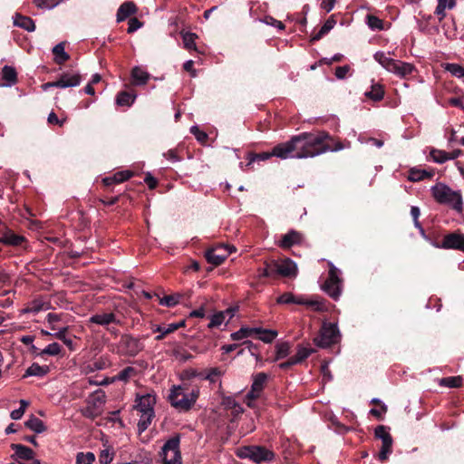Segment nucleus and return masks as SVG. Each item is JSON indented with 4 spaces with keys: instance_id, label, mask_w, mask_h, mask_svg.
Here are the masks:
<instances>
[{
    "instance_id": "obj_3",
    "label": "nucleus",
    "mask_w": 464,
    "mask_h": 464,
    "mask_svg": "<svg viewBox=\"0 0 464 464\" xmlns=\"http://www.w3.org/2000/svg\"><path fill=\"white\" fill-rule=\"evenodd\" d=\"M374 59L385 70L394 73L400 78H406L408 75H411L415 70L413 64L410 63H404L399 60H394L382 52H377L374 54Z\"/></svg>"
},
{
    "instance_id": "obj_6",
    "label": "nucleus",
    "mask_w": 464,
    "mask_h": 464,
    "mask_svg": "<svg viewBox=\"0 0 464 464\" xmlns=\"http://www.w3.org/2000/svg\"><path fill=\"white\" fill-rule=\"evenodd\" d=\"M238 456L240 458H247L256 463H260L262 461L272 460L275 457V454L265 447L248 446L240 449L238 451Z\"/></svg>"
},
{
    "instance_id": "obj_31",
    "label": "nucleus",
    "mask_w": 464,
    "mask_h": 464,
    "mask_svg": "<svg viewBox=\"0 0 464 464\" xmlns=\"http://www.w3.org/2000/svg\"><path fill=\"white\" fill-rule=\"evenodd\" d=\"M268 379V375L265 372H259L253 377L251 387L254 391L262 392Z\"/></svg>"
},
{
    "instance_id": "obj_24",
    "label": "nucleus",
    "mask_w": 464,
    "mask_h": 464,
    "mask_svg": "<svg viewBox=\"0 0 464 464\" xmlns=\"http://www.w3.org/2000/svg\"><path fill=\"white\" fill-rule=\"evenodd\" d=\"M54 61L57 64H63L70 59L69 54L65 52V43L62 42L53 48Z\"/></svg>"
},
{
    "instance_id": "obj_40",
    "label": "nucleus",
    "mask_w": 464,
    "mask_h": 464,
    "mask_svg": "<svg viewBox=\"0 0 464 464\" xmlns=\"http://www.w3.org/2000/svg\"><path fill=\"white\" fill-rule=\"evenodd\" d=\"M432 177V173L430 172H428L427 170H424V169H411L410 171V176H409V179L411 180V181H420V180H422L424 179H427V178H431Z\"/></svg>"
},
{
    "instance_id": "obj_15",
    "label": "nucleus",
    "mask_w": 464,
    "mask_h": 464,
    "mask_svg": "<svg viewBox=\"0 0 464 464\" xmlns=\"http://www.w3.org/2000/svg\"><path fill=\"white\" fill-rule=\"evenodd\" d=\"M81 75L79 73L63 72L59 79L55 81V87L68 88L75 87L81 83Z\"/></svg>"
},
{
    "instance_id": "obj_39",
    "label": "nucleus",
    "mask_w": 464,
    "mask_h": 464,
    "mask_svg": "<svg viewBox=\"0 0 464 464\" xmlns=\"http://www.w3.org/2000/svg\"><path fill=\"white\" fill-rule=\"evenodd\" d=\"M154 413H140V418L138 422V430L140 433L145 431L150 425Z\"/></svg>"
},
{
    "instance_id": "obj_34",
    "label": "nucleus",
    "mask_w": 464,
    "mask_h": 464,
    "mask_svg": "<svg viewBox=\"0 0 464 464\" xmlns=\"http://www.w3.org/2000/svg\"><path fill=\"white\" fill-rule=\"evenodd\" d=\"M131 76L136 84H145L149 80V73L140 67H134L131 71Z\"/></svg>"
},
{
    "instance_id": "obj_43",
    "label": "nucleus",
    "mask_w": 464,
    "mask_h": 464,
    "mask_svg": "<svg viewBox=\"0 0 464 464\" xmlns=\"http://www.w3.org/2000/svg\"><path fill=\"white\" fill-rule=\"evenodd\" d=\"M430 154L432 160L437 163L441 164L450 160V154L444 150L433 149L430 150Z\"/></svg>"
},
{
    "instance_id": "obj_18",
    "label": "nucleus",
    "mask_w": 464,
    "mask_h": 464,
    "mask_svg": "<svg viewBox=\"0 0 464 464\" xmlns=\"http://www.w3.org/2000/svg\"><path fill=\"white\" fill-rule=\"evenodd\" d=\"M106 401V394L102 390H97L87 398V404L91 405L92 408L96 409L101 413L102 411V407Z\"/></svg>"
},
{
    "instance_id": "obj_13",
    "label": "nucleus",
    "mask_w": 464,
    "mask_h": 464,
    "mask_svg": "<svg viewBox=\"0 0 464 464\" xmlns=\"http://www.w3.org/2000/svg\"><path fill=\"white\" fill-rule=\"evenodd\" d=\"M11 448L14 450L15 456L23 460V464H40V461L34 459V452L30 448L22 444H12Z\"/></svg>"
},
{
    "instance_id": "obj_19",
    "label": "nucleus",
    "mask_w": 464,
    "mask_h": 464,
    "mask_svg": "<svg viewBox=\"0 0 464 464\" xmlns=\"http://www.w3.org/2000/svg\"><path fill=\"white\" fill-rule=\"evenodd\" d=\"M303 236L295 230H291L282 237L279 243V246L282 248H290L294 245L300 244L302 242Z\"/></svg>"
},
{
    "instance_id": "obj_63",
    "label": "nucleus",
    "mask_w": 464,
    "mask_h": 464,
    "mask_svg": "<svg viewBox=\"0 0 464 464\" xmlns=\"http://www.w3.org/2000/svg\"><path fill=\"white\" fill-rule=\"evenodd\" d=\"M349 70L350 67L348 65L339 66L335 69V76L338 79H344Z\"/></svg>"
},
{
    "instance_id": "obj_22",
    "label": "nucleus",
    "mask_w": 464,
    "mask_h": 464,
    "mask_svg": "<svg viewBox=\"0 0 464 464\" xmlns=\"http://www.w3.org/2000/svg\"><path fill=\"white\" fill-rule=\"evenodd\" d=\"M14 24L27 32H34L35 30L34 20L29 16H24L20 14H15L14 16Z\"/></svg>"
},
{
    "instance_id": "obj_56",
    "label": "nucleus",
    "mask_w": 464,
    "mask_h": 464,
    "mask_svg": "<svg viewBox=\"0 0 464 464\" xmlns=\"http://www.w3.org/2000/svg\"><path fill=\"white\" fill-rule=\"evenodd\" d=\"M142 23L136 17H131L129 20V27L127 29L128 34H132L142 26Z\"/></svg>"
},
{
    "instance_id": "obj_10",
    "label": "nucleus",
    "mask_w": 464,
    "mask_h": 464,
    "mask_svg": "<svg viewBox=\"0 0 464 464\" xmlns=\"http://www.w3.org/2000/svg\"><path fill=\"white\" fill-rule=\"evenodd\" d=\"M236 248L230 245H218L206 252V258L208 263L214 266L221 265L230 253L235 251Z\"/></svg>"
},
{
    "instance_id": "obj_4",
    "label": "nucleus",
    "mask_w": 464,
    "mask_h": 464,
    "mask_svg": "<svg viewBox=\"0 0 464 464\" xmlns=\"http://www.w3.org/2000/svg\"><path fill=\"white\" fill-rule=\"evenodd\" d=\"M198 390L186 392L182 386H173L169 395V401L179 411H188L198 397Z\"/></svg>"
},
{
    "instance_id": "obj_8",
    "label": "nucleus",
    "mask_w": 464,
    "mask_h": 464,
    "mask_svg": "<svg viewBox=\"0 0 464 464\" xmlns=\"http://www.w3.org/2000/svg\"><path fill=\"white\" fill-rule=\"evenodd\" d=\"M179 437H173L164 444L161 452L164 464H181V456L179 450Z\"/></svg>"
},
{
    "instance_id": "obj_61",
    "label": "nucleus",
    "mask_w": 464,
    "mask_h": 464,
    "mask_svg": "<svg viewBox=\"0 0 464 464\" xmlns=\"http://www.w3.org/2000/svg\"><path fill=\"white\" fill-rule=\"evenodd\" d=\"M221 403L226 410H233L239 404L232 397H224Z\"/></svg>"
},
{
    "instance_id": "obj_57",
    "label": "nucleus",
    "mask_w": 464,
    "mask_h": 464,
    "mask_svg": "<svg viewBox=\"0 0 464 464\" xmlns=\"http://www.w3.org/2000/svg\"><path fill=\"white\" fill-rule=\"evenodd\" d=\"M82 413L84 417L93 420L97 416L101 414L99 411L92 408L91 405L87 404V406L82 411Z\"/></svg>"
},
{
    "instance_id": "obj_42",
    "label": "nucleus",
    "mask_w": 464,
    "mask_h": 464,
    "mask_svg": "<svg viewBox=\"0 0 464 464\" xmlns=\"http://www.w3.org/2000/svg\"><path fill=\"white\" fill-rule=\"evenodd\" d=\"M375 437L380 439L382 442H390L393 441L391 434L387 430L385 426H378L374 430Z\"/></svg>"
},
{
    "instance_id": "obj_49",
    "label": "nucleus",
    "mask_w": 464,
    "mask_h": 464,
    "mask_svg": "<svg viewBox=\"0 0 464 464\" xmlns=\"http://www.w3.org/2000/svg\"><path fill=\"white\" fill-rule=\"evenodd\" d=\"M61 353V346L58 343H52L47 345L39 355L48 354L52 356L58 355Z\"/></svg>"
},
{
    "instance_id": "obj_44",
    "label": "nucleus",
    "mask_w": 464,
    "mask_h": 464,
    "mask_svg": "<svg viewBox=\"0 0 464 464\" xmlns=\"http://www.w3.org/2000/svg\"><path fill=\"white\" fill-rule=\"evenodd\" d=\"M314 352V351L312 348L298 346L296 354L294 355L293 357L297 363H300L304 360H305L310 354H312Z\"/></svg>"
},
{
    "instance_id": "obj_1",
    "label": "nucleus",
    "mask_w": 464,
    "mask_h": 464,
    "mask_svg": "<svg viewBox=\"0 0 464 464\" xmlns=\"http://www.w3.org/2000/svg\"><path fill=\"white\" fill-rule=\"evenodd\" d=\"M293 144L287 148L299 150V157L313 158L327 151H339L344 149V145L337 140L334 141L331 136L324 131L312 133L303 132L294 136Z\"/></svg>"
},
{
    "instance_id": "obj_9",
    "label": "nucleus",
    "mask_w": 464,
    "mask_h": 464,
    "mask_svg": "<svg viewBox=\"0 0 464 464\" xmlns=\"http://www.w3.org/2000/svg\"><path fill=\"white\" fill-rule=\"evenodd\" d=\"M330 269L328 277L323 285V290L334 300L338 299L341 295V279L338 276L337 268L332 264H329Z\"/></svg>"
},
{
    "instance_id": "obj_45",
    "label": "nucleus",
    "mask_w": 464,
    "mask_h": 464,
    "mask_svg": "<svg viewBox=\"0 0 464 464\" xmlns=\"http://www.w3.org/2000/svg\"><path fill=\"white\" fill-rule=\"evenodd\" d=\"M95 456L92 452H79L76 456V464H93Z\"/></svg>"
},
{
    "instance_id": "obj_11",
    "label": "nucleus",
    "mask_w": 464,
    "mask_h": 464,
    "mask_svg": "<svg viewBox=\"0 0 464 464\" xmlns=\"http://www.w3.org/2000/svg\"><path fill=\"white\" fill-rule=\"evenodd\" d=\"M120 348L126 355L135 356L144 349V345L139 338L123 334L120 340Z\"/></svg>"
},
{
    "instance_id": "obj_25",
    "label": "nucleus",
    "mask_w": 464,
    "mask_h": 464,
    "mask_svg": "<svg viewBox=\"0 0 464 464\" xmlns=\"http://www.w3.org/2000/svg\"><path fill=\"white\" fill-rule=\"evenodd\" d=\"M455 5L456 0H438L435 14L438 15L439 20L441 21L446 17V9H453Z\"/></svg>"
},
{
    "instance_id": "obj_35",
    "label": "nucleus",
    "mask_w": 464,
    "mask_h": 464,
    "mask_svg": "<svg viewBox=\"0 0 464 464\" xmlns=\"http://www.w3.org/2000/svg\"><path fill=\"white\" fill-rule=\"evenodd\" d=\"M366 24L369 26L370 29L375 31H382L384 30V23L382 19L379 17L373 15V14H368L366 16Z\"/></svg>"
},
{
    "instance_id": "obj_51",
    "label": "nucleus",
    "mask_w": 464,
    "mask_h": 464,
    "mask_svg": "<svg viewBox=\"0 0 464 464\" xmlns=\"http://www.w3.org/2000/svg\"><path fill=\"white\" fill-rule=\"evenodd\" d=\"M63 0H34V4L39 8L52 9Z\"/></svg>"
},
{
    "instance_id": "obj_2",
    "label": "nucleus",
    "mask_w": 464,
    "mask_h": 464,
    "mask_svg": "<svg viewBox=\"0 0 464 464\" xmlns=\"http://www.w3.org/2000/svg\"><path fill=\"white\" fill-rule=\"evenodd\" d=\"M431 193L438 203L450 206L458 212L462 211L463 201L459 191L452 190L443 183H438L431 187Z\"/></svg>"
},
{
    "instance_id": "obj_23",
    "label": "nucleus",
    "mask_w": 464,
    "mask_h": 464,
    "mask_svg": "<svg viewBox=\"0 0 464 464\" xmlns=\"http://www.w3.org/2000/svg\"><path fill=\"white\" fill-rule=\"evenodd\" d=\"M4 244L7 246H20L25 238L23 236L14 234L12 230L5 228L3 232Z\"/></svg>"
},
{
    "instance_id": "obj_58",
    "label": "nucleus",
    "mask_w": 464,
    "mask_h": 464,
    "mask_svg": "<svg viewBox=\"0 0 464 464\" xmlns=\"http://www.w3.org/2000/svg\"><path fill=\"white\" fill-rule=\"evenodd\" d=\"M132 176V173L129 170L119 171L113 175V179L116 183H121L127 179H129Z\"/></svg>"
},
{
    "instance_id": "obj_21",
    "label": "nucleus",
    "mask_w": 464,
    "mask_h": 464,
    "mask_svg": "<svg viewBox=\"0 0 464 464\" xmlns=\"http://www.w3.org/2000/svg\"><path fill=\"white\" fill-rule=\"evenodd\" d=\"M50 304L43 298H36L31 301L25 308L23 309V313H34L37 314L43 310H48Z\"/></svg>"
},
{
    "instance_id": "obj_30",
    "label": "nucleus",
    "mask_w": 464,
    "mask_h": 464,
    "mask_svg": "<svg viewBox=\"0 0 464 464\" xmlns=\"http://www.w3.org/2000/svg\"><path fill=\"white\" fill-rule=\"evenodd\" d=\"M135 98V94L123 91L118 93L116 103L119 106H130L133 103Z\"/></svg>"
},
{
    "instance_id": "obj_59",
    "label": "nucleus",
    "mask_w": 464,
    "mask_h": 464,
    "mask_svg": "<svg viewBox=\"0 0 464 464\" xmlns=\"http://www.w3.org/2000/svg\"><path fill=\"white\" fill-rule=\"evenodd\" d=\"M190 131H191V133H193L195 135L196 139L200 142H204L208 139V134L205 131L200 130L198 129V127H197V126H192L190 128Z\"/></svg>"
},
{
    "instance_id": "obj_27",
    "label": "nucleus",
    "mask_w": 464,
    "mask_h": 464,
    "mask_svg": "<svg viewBox=\"0 0 464 464\" xmlns=\"http://www.w3.org/2000/svg\"><path fill=\"white\" fill-rule=\"evenodd\" d=\"M24 425L30 429L31 430L36 432V433H42L45 431L46 427L43 420H41L39 418L35 416H31L24 423Z\"/></svg>"
},
{
    "instance_id": "obj_36",
    "label": "nucleus",
    "mask_w": 464,
    "mask_h": 464,
    "mask_svg": "<svg viewBox=\"0 0 464 464\" xmlns=\"http://www.w3.org/2000/svg\"><path fill=\"white\" fill-rule=\"evenodd\" d=\"M290 343L287 342L279 343L276 345V358L275 361L285 358L290 353Z\"/></svg>"
},
{
    "instance_id": "obj_29",
    "label": "nucleus",
    "mask_w": 464,
    "mask_h": 464,
    "mask_svg": "<svg viewBox=\"0 0 464 464\" xmlns=\"http://www.w3.org/2000/svg\"><path fill=\"white\" fill-rule=\"evenodd\" d=\"M256 329L255 334H258L259 339L266 343H272L278 334L275 330L263 329L260 327H256Z\"/></svg>"
},
{
    "instance_id": "obj_54",
    "label": "nucleus",
    "mask_w": 464,
    "mask_h": 464,
    "mask_svg": "<svg viewBox=\"0 0 464 464\" xmlns=\"http://www.w3.org/2000/svg\"><path fill=\"white\" fill-rule=\"evenodd\" d=\"M307 306L316 312H323L326 310L325 304L322 299L309 300Z\"/></svg>"
},
{
    "instance_id": "obj_37",
    "label": "nucleus",
    "mask_w": 464,
    "mask_h": 464,
    "mask_svg": "<svg viewBox=\"0 0 464 464\" xmlns=\"http://www.w3.org/2000/svg\"><path fill=\"white\" fill-rule=\"evenodd\" d=\"M256 331V327H241L238 331L232 333L230 337L233 341H239L251 336Z\"/></svg>"
},
{
    "instance_id": "obj_53",
    "label": "nucleus",
    "mask_w": 464,
    "mask_h": 464,
    "mask_svg": "<svg viewBox=\"0 0 464 464\" xmlns=\"http://www.w3.org/2000/svg\"><path fill=\"white\" fill-rule=\"evenodd\" d=\"M265 267L263 269H259L260 276L270 277L276 275V269L273 266V261L265 262Z\"/></svg>"
},
{
    "instance_id": "obj_47",
    "label": "nucleus",
    "mask_w": 464,
    "mask_h": 464,
    "mask_svg": "<svg viewBox=\"0 0 464 464\" xmlns=\"http://www.w3.org/2000/svg\"><path fill=\"white\" fill-rule=\"evenodd\" d=\"M197 34L193 33H182V38L184 46L187 49H196L195 40L197 38Z\"/></svg>"
},
{
    "instance_id": "obj_52",
    "label": "nucleus",
    "mask_w": 464,
    "mask_h": 464,
    "mask_svg": "<svg viewBox=\"0 0 464 464\" xmlns=\"http://www.w3.org/2000/svg\"><path fill=\"white\" fill-rule=\"evenodd\" d=\"M446 69L454 76L464 77V67L457 63H448Z\"/></svg>"
},
{
    "instance_id": "obj_64",
    "label": "nucleus",
    "mask_w": 464,
    "mask_h": 464,
    "mask_svg": "<svg viewBox=\"0 0 464 464\" xmlns=\"http://www.w3.org/2000/svg\"><path fill=\"white\" fill-rule=\"evenodd\" d=\"M336 21L334 20V15H332L325 21V23L321 28L323 29L324 32L327 34L330 30H332L334 27Z\"/></svg>"
},
{
    "instance_id": "obj_60",
    "label": "nucleus",
    "mask_w": 464,
    "mask_h": 464,
    "mask_svg": "<svg viewBox=\"0 0 464 464\" xmlns=\"http://www.w3.org/2000/svg\"><path fill=\"white\" fill-rule=\"evenodd\" d=\"M295 296L292 293H285L277 298L278 304H294Z\"/></svg>"
},
{
    "instance_id": "obj_20",
    "label": "nucleus",
    "mask_w": 464,
    "mask_h": 464,
    "mask_svg": "<svg viewBox=\"0 0 464 464\" xmlns=\"http://www.w3.org/2000/svg\"><path fill=\"white\" fill-rule=\"evenodd\" d=\"M138 11L136 5L133 2H124L122 5H120L116 19L118 23H121L127 19L131 14H136Z\"/></svg>"
},
{
    "instance_id": "obj_16",
    "label": "nucleus",
    "mask_w": 464,
    "mask_h": 464,
    "mask_svg": "<svg viewBox=\"0 0 464 464\" xmlns=\"http://www.w3.org/2000/svg\"><path fill=\"white\" fill-rule=\"evenodd\" d=\"M89 323L102 326H108L111 324H121V321L114 313L95 314L89 318Z\"/></svg>"
},
{
    "instance_id": "obj_12",
    "label": "nucleus",
    "mask_w": 464,
    "mask_h": 464,
    "mask_svg": "<svg viewBox=\"0 0 464 464\" xmlns=\"http://www.w3.org/2000/svg\"><path fill=\"white\" fill-rule=\"evenodd\" d=\"M273 266L276 269V275L284 277H295L297 275V265L290 258L282 261L273 260Z\"/></svg>"
},
{
    "instance_id": "obj_48",
    "label": "nucleus",
    "mask_w": 464,
    "mask_h": 464,
    "mask_svg": "<svg viewBox=\"0 0 464 464\" xmlns=\"http://www.w3.org/2000/svg\"><path fill=\"white\" fill-rule=\"evenodd\" d=\"M177 330V326L176 325H172V324H169L166 326H158L156 329H155V332H159L160 333L159 335L156 336V340L157 341H160L164 338L165 335L169 334H171L173 333L174 331Z\"/></svg>"
},
{
    "instance_id": "obj_28",
    "label": "nucleus",
    "mask_w": 464,
    "mask_h": 464,
    "mask_svg": "<svg viewBox=\"0 0 464 464\" xmlns=\"http://www.w3.org/2000/svg\"><path fill=\"white\" fill-rule=\"evenodd\" d=\"M49 372L48 366H41L38 363H33L28 367L24 374V378L28 376H44Z\"/></svg>"
},
{
    "instance_id": "obj_32",
    "label": "nucleus",
    "mask_w": 464,
    "mask_h": 464,
    "mask_svg": "<svg viewBox=\"0 0 464 464\" xmlns=\"http://www.w3.org/2000/svg\"><path fill=\"white\" fill-rule=\"evenodd\" d=\"M226 314H229L230 317H232L234 314L233 310H231V309H228L226 312H219L218 314H213L210 318V322L208 324V328L218 327L219 325H221V324L225 320Z\"/></svg>"
},
{
    "instance_id": "obj_14",
    "label": "nucleus",
    "mask_w": 464,
    "mask_h": 464,
    "mask_svg": "<svg viewBox=\"0 0 464 464\" xmlns=\"http://www.w3.org/2000/svg\"><path fill=\"white\" fill-rule=\"evenodd\" d=\"M440 247L445 249H459L464 252V235L459 233L446 235Z\"/></svg>"
},
{
    "instance_id": "obj_38",
    "label": "nucleus",
    "mask_w": 464,
    "mask_h": 464,
    "mask_svg": "<svg viewBox=\"0 0 464 464\" xmlns=\"http://www.w3.org/2000/svg\"><path fill=\"white\" fill-rule=\"evenodd\" d=\"M384 91L382 85L373 84L372 86V90L365 92V96L373 100V101H381L383 98Z\"/></svg>"
},
{
    "instance_id": "obj_26",
    "label": "nucleus",
    "mask_w": 464,
    "mask_h": 464,
    "mask_svg": "<svg viewBox=\"0 0 464 464\" xmlns=\"http://www.w3.org/2000/svg\"><path fill=\"white\" fill-rule=\"evenodd\" d=\"M2 78L7 83L5 86H11L16 83L17 82V73L14 67L5 65L2 69Z\"/></svg>"
},
{
    "instance_id": "obj_55",
    "label": "nucleus",
    "mask_w": 464,
    "mask_h": 464,
    "mask_svg": "<svg viewBox=\"0 0 464 464\" xmlns=\"http://www.w3.org/2000/svg\"><path fill=\"white\" fill-rule=\"evenodd\" d=\"M135 372L136 371L133 367H126L119 372L117 379L126 382L135 373Z\"/></svg>"
},
{
    "instance_id": "obj_33",
    "label": "nucleus",
    "mask_w": 464,
    "mask_h": 464,
    "mask_svg": "<svg viewBox=\"0 0 464 464\" xmlns=\"http://www.w3.org/2000/svg\"><path fill=\"white\" fill-rule=\"evenodd\" d=\"M440 386H445L449 388H459L462 384V378L460 376H450L441 378L439 381Z\"/></svg>"
},
{
    "instance_id": "obj_62",
    "label": "nucleus",
    "mask_w": 464,
    "mask_h": 464,
    "mask_svg": "<svg viewBox=\"0 0 464 464\" xmlns=\"http://www.w3.org/2000/svg\"><path fill=\"white\" fill-rule=\"evenodd\" d=\"M99 459L102 464H109L112 460V454L108 450H104L101 452Z\"/></svg>"
},
{
    "instance_id": "obj_46",
    "label": "nucleus",
    "mask_w": 464,
    "mask_h": 464,
    "mask_svg": "<svg viewBox=\"0 0 464 464\" xmlns=\"http://www.w3.org/2000/svg\"><path fill=\"white\" fill-rule=\"evenodd\" d=\"M179 295H166L162 298L159 297V301L161 305L172 307L179 303Z\"/></svg>"
},
{
    "instance_id": "obj_7",
    "label": "nucleus",
    "mask_w": 464,
    "mask_h": 464,
    "mask_svg": "<svg viewBox=\"0 0 464 464\" xmlns=\"http://www.w3.org/2000/svg\"><path fill=\"white\" fill-rule=\"evenodd\" d=\"M339 338V330L336 324H324L320 334L314 338V343L322 348H326L335 343Z\"/></svg>"
},
{
    "instance_id": "obj_17",
    "label": "nucleus",
    "mask_w": 464,
    "mask_h": 464,
    "mask_svg": "<svg viewBox=\"0 0 464 464\" xmlns=\"http://www.w3.org/2000/svg\"><path fill=\"white\" fill-rule=\"evenodd\" d=\"M156 403L155 396L151 394H146L140 397L137 400V404L135 408L140 413H154L153 406Z\"/></svg>"
},
{
    "instance_id": "obj_5",
    "label": "nucleus",
    "mask_w": 464,
    "mask_h": 464,
    "mask_svg": "<svg viewBox=\"0 0 464 464\" xmlns=\"http://www.w3.org/2000/svg\"><path fill=\"white\" fill-rule=\"evenodd\" d=\"M293 140H294V137H292L290 140L284 142V143H280V144L276 145V147H274L272 152H263V153L256 155V158L260 160H268L272 156H276L282 160H285V159H289V158L303 159V157L297 156L300 154L299 150L295 149V150H290V149L287 148L289 145L293 144L292 143Z\"/></svg>"
},
{
    "instance_id": "obj_50",
    "label": "nucleus",
    "mask_w": 464,
    "mask_h": 464,
    "mask_svg": "<svg viewBox=\"0 0 464 464\" xmlns=\"http://www.w3.org/2000/svg\"><path fill=\"white\" fill-rule=\"evenodd\" d=\"M392 442L393 441L383 443L382 442V448L379 452V459L381 461H385L388 459L389 455L392 453Z\"/></svg>"
},
{
    "instance_id": "obj_41",
    "label": "nucleus",
    "mask_w": 464,
    "mask_h": 464,
    "mask_svg": "<svg viewBox=\"0 0 464 464\" xmlns=\"http://www.w3.org/2000/svg\"><path fill=\"white\" fill-rule=\"evenodd\" d=\"M68 331V327H63L60 329L58 332L54 333L53 335L61 340L70 350H73V342L72 339L66 337V333Z\"/></svg>"
}]
</instances>
